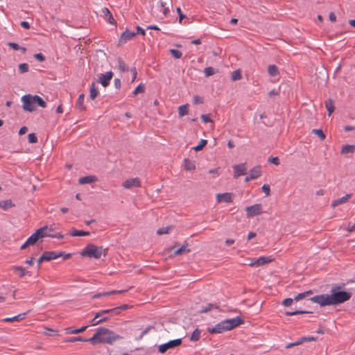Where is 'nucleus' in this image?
Segmentation results:
<instances>
[{"instance_id":"nucleus-1","label":"nucleus","mask_w":355,"mask_h":355,"mask_svg":"<svg viewBox=\"0 0 355 355\" xmlns=\"http://www.w3.org/2000/svg\"><path fill=\"white\" fill-rule=\"evenodd\" d=\"M351 297V294L346 291H338L335 292L332 290V294L331 295L327 294H322L316 295L311 298L313 302L319 304L322 306L327 305H336L340 303H343Z\"/></svg>"},{"instance_id":"nucleus-2","label":"nucleus","mask_w":355,"mask_h":355,"mask_svg":"<svg viewBox=\"0 0 355 355\" xmlns=\"http://www.w3.org/2000/svg\"><path fill=\"white\" fill-rule=\"evenodd\" d=\"M121 338V336L108 329L99 328L96 330L94 336L89 338L88 340L92 344L107 343L111 345Z\"/></svg>"},{"instance_id":"nucleus-3","label":"nucleus","mask_w":355,"mask_h":355,"mask_svg":"<svg viewBox=\"0 0 355 355\" xmlns=\"http://www.w3.org/2000/svg\"><path fill=\"white\" fill-rule=\"evenodd\" d=\"M243 320L239 318L236 317L231 319H227L218 323L212 328H209V332L211 334H220L222 332L230 331L239 324H242Z\"/></svg>"},{"instance_id":"nucleus-4","label":"nucleus","mask_w":355,"mask_h":355,"mask_svg":"<svg viewBox=\"0 0 355 355\" xmlns=\"http://www.w3.org/2000/svg\"><path fill=\"white\" fill-rule=\"evenodd\" d=\"M21 100L23 103L22 107L24 110L27 112H31L35 111L36 110V105L43 108L46 107V103L37 95L26 94L23 96Z\"/></svg>"},{"instance_id":"nucleus-5","label":"nucleus","mask_w":355,"mask_h":355,"mask_svg":"<svg viewBox=\"0 0 355 355\" xmlns=\"http://www.w3.org/2000/svg\"><path fill=\"white\" fill-rule=\"evenodd\" d=\"M106 250L102 246L92 244L87 245L81 252V256L90 258L99 259L102 255L105 256Z\"/></svg>"},{"instance_id":"nucleus-6","label":"nucleus","mask_w":355,"mask_h":355,"mask_svg":"<svg viewBox=\"0 0 355 355\" xmlns=\"http://www.w3.org/2000/svg\"><path fill=\"white\" fill-rule=\"evenodd\" d=\"M48 228L47 225L40 227L37 230L35 233L38 236V239L44 238V237H52L57 239H62L64 236L61 234H53L50 232H47Z\"/></svg>"},{"instance_id":"nucleus-7","label":"nucleus","mask_w":355,"mask_h":355,"mask_svg":"<svg viewBox=\"0 0 355 355\" xmlns=\"http://www.w3.org/2000/svg\"><path fill=\"white\" fill-rule=\"evenodd\" d=\"M182 340L180 338L170 340L166 343L159 345V352L162 354L165 353L168 349L180 346Z\"/></svg>"},{"instance_id":"nucleus-8","label":"nucleus","mask_w":355,"mask_h":355,"mask_svg":"<svg viewBox=\"0 0 355 355\" xmlns=\"http://www.w3.org/2000/svg\"><path fill=\"white\" fill-rule=\"evenodd\" d=\"M246 216L248 218H252L260 215L262 213V206L261 204H255L245 208Z\"/></svg>"},{"instance_id":"nucleus-9","label":"nucleus","mask_w":355,"mask_h":355,"mask_svg":"<svg viewBox=\"0 0 355 355\" xmlns=\"http://www.w3.org/2000/svg\"><path fill=\"white\" fill-rule=\"evenodd\" d=\"M141 182L139 178H129L124 180L122 183V187L126 189H130L134 187H141Z\"/></svg>"},{"instance_id":"nucleus-10","label":"nucleus","mask_w":355,"mask_h":355,"mask_svg":"<svg viewBox=\"0 0 355 355\" xmlns=\"http://www.w3.org/2000/svg\"><path fill=\"white\" fill-rule=\"evenodd\" d=\"M112 71H107L105 73L100 74L98 78L97 82L101 84L104 87H107L110 85V82L113 77Z\"/></svg>"},{"instance_id":"nucleus-11","label":"nucleus","mask_w":355,"mask_h":355,"mask_svg":"<svg viewBox=\"0 0 355 355\" xmlns=\"http://www.w3.org/2000/svg\"><path fill=\"white\" fill-rule=\"evenodd\" d=\"M232 168L234 170V178H238L241 175L245 174V172L247 171L246 163H241L239 164L234 165Z\"/></svg>"},{"instance_id":"nucleus-12","label":"nucleus","mask_w":355,"mask_h":355,"mask_svg":"<svg viewBox=\"0 0 355 355\" xmlns=\"http://www.w3.org/2000/svg\"><path fill=\"white\" fill-rule=\"evenodd\" d=\"M128 307H129V306L128 304H123L119 307H116V308H114L112 309L102 310L98 312V314L97 316H101L103 314H106L110 312H113V313H114V314L117 315L120 313V311L121 310H126L127 309H128Z\"/></svg>"},{"instance_id":"nucleus-13","label":"nucleus","mask_w":355,"mask_h":355,"mask_svg":"<svg viewBox=\"0 0 355 355\" xmlns=\"http://www.w3.org/2000/svg\"><path fill=\"white\" fill-rule=\"evenodd\" d=\"M233 200V194L231 193H218L216 195V200L218 203L222 202H231Z\"/></svg>"},{"instance_id":"nucleus-14","label":"nucleus","mask_w":355,"mask_h":355,"mask_svg":"<svg viewBox=\"0 0 355 355\" xmlns=\"http://www.w3.org/2000/svg\"><path fill=\"white\" fill-rule=\"evenodd\" d=\"M136 34L137 33L134 32H130L127 30L121 34L119 42L120 44H125L128 40L132 39L136 35Z\"/></svg>"},{"instance_id":"nucleus-15","label":"nucleus","mask_w":355,"mask_h":355,"mask_svg":"<svg viewBox=\"0 0 355 355\" xmlns=\"http://www.w3.org/2000/svg\"><path fill=\"white\" fill-rule=\"evenodd\" d=\"M274 260L271 256H262L256 259L257 267H260L272 262Z\"/></svg>"},{"instance_id":"nucleus-16","label":"nucleus","mask_w":355,"mask_h":355,"mask_svg":"<svg viewBox=\"0 0 355 355\" xmlns=\"http://www.w3.org/2000/svg\"><path fill=\"white\" fill-rule=\"evenodd\" d=\"M352 197V194H347L345 196H343L340 198L336 199L331 202V206L333 207H336L338 206L339 205L344 204L347 202L350 198Z\"/></svg>"},{"instance_id":"nucleus-17","label":"nucleus","mask_w":355,"mask_h":355,"mask_svg":"<svg viewBox=\"0 0 355 355\" xmlns=\"http://www.w3.org/2000/svg\"><path fill=\"white\" fill-rule=\"evenodd\" d=\"M26 315V313H23L18 314L15 316L11 317V318H6L2 320V321L6 322H19L25 318V316Z\"/></svg>"},{"instance_id":"nucleus-18","label":"nucleus","mask_w":355,"mask_h":355,"mask_svg":"<svg viewBox=\"0 0 355 355\" xmlns=\"http://www.w3.org/2000/svg\"><path fill=\"white\" fill-rule=\"evenodd\" d=\"M97 181V178L95 175H88L79 178L78 182L80 184H89Z\"/></svg>"},{"instance_id":"nucleus-19","label":"nucleus","mask_w":355,"mask_h":355,"mask_svg":"<svg viewBox=\"0 0 355 355\" xmlns=\"http://www.w3.org/2000/svg\"><path fill=\"white\" fill-rule=\"evenodd\" d=\"M126 291H127V290H120V291H109V292L99 293L94 295L93 296V298L96 299V298H98L101 297L109 296L110 295L123 293Z\"/></svg>"},{"instance_id":"nucleus-20","label":"nucleus","mask_w":355,"mask_h":355,"mask_svg":"<svg viewBox=\"0 0 355 355\" xmlns=\"http://www.w3.org/2000/svg\"><path fill=\"white\" fill-rule=\"evenodd\" d=\"M102 12L104 15L105 19L111 24H115L116 21L113 18L110 11L107 8H103L102 9Z\"/></svg>"},{"instance_id":"nucleus-21","label":"nucleus","mask_w":355,"mask_h":355,"mask_svg":"<svg viewBox=\"0 0 355 355\" xmlns=\"http://www.w3.org/2000/svg\"><path fill=\"white\" fill-rule=\"evenodd\" d=\"M44 254L46 257V261L55 259L62 256V253H58V252L55 251L45 252H44Z\"/></svg>"},{"instance_id":"nucleus-22","label":"nucleus","mask_w":355,"mask_h":355,"mask_svg":"<svg viewBox=\"0 0 355 355\" xmlns=\"http://www.w3.org/2000/svg\"><path fill=\"white\" fill-rule=\"evenodd\" d=\"M249 174L250 175V178H253L254 180L259 178L261 175V168L260 166H257L250 170Z\"/></svg>"},{"instance_id":"nucleus-23","label":"nucleus","mask_w":355,"mask_h":355,"mask_svg":"<svg viewBox=\"0 0 355 355\" xmlns=\"http://www.w3.org/2000/svg\"><path fill=\"white\" fill-rule=\"evenodd\" d=\"M87 326H83L79 329H73L72 327H67L64 329L67 334H79L85 331Z\"/></svg>"},{"instance_id":"nucleus-24","label":"nucleus","mask_w":355,"mask_h":355,"mask_svg":"<svg viewBox=\"0 0 355 355\" xmlns=\"http://www.w3.org/2000/svg\"><path fill=\"white\" fill-rule=\"evenodd\" d=\"M98 94V90L94 83H92L89 88V98L94 100Z\"/></svg>"},{"instance_id":"nucleus-25","label":"nucleus","mask_w":355,"mask_h":355,"mask_svg":"<svg viewBox=\"0 0 355 355\" xmlns=\"http://www.w3.org/2000/svg\"><path fill=\"white\" fill-rule=\"evenodd\" d=\"M84 101H85V95L83 94H80L77 99L76 107L81 110H85V106L84 105Z\"/></svg>"},{"instance_id":"nucleus-26","label":"nucleus","mask_w":355,"mask_h":355,"mask_svg":"<svg viewBox=\"0 0 355 355\" xmlns=\"http://www.w3.org/2000/svg\"><path fill=\"white\" fill-rule=\"evenodd\" d=\"M325 107L327 108V110H328V112H329V116H330L334 111V101L329 98L327 99L326 101H325Z\"/></svg>"},{"instance_id":"nucleus-27","label":"nucleus","mask_w":355,"mask_h":355,"mask_svg":"<svg viewBox=\"0 0 355 355\" xmlns=\"http://www.w3.org/2000/svg\"><path fill=\"white\" fill-rule=\"evenodd\" d=\"M355 151V146L354 145H345L342 147L341 153H353Z\"/></svg>"},{"instance_id":"nucleus-28","label":"nucleus","mask_w":355,"mask_h":355,"mask_svg":"<svg viewBox=\"0 0 355 355\" xmlns=\"http://www.w3.org/2000/svg\"><path fill=\"white\" fill-rule=\"evenodd\" d=\"M268 72L270 76H276L279 73V70L276 65L271 64L268 67Z\"/></svg>"},{"instance_id":"nucleus-29","label":"nucleus","mask_w":355,"mask_h":355,"mask_svg":"<svg viewBox=\"0 0 355 355\" xmlns=\"http://www.w3.org/2000/svg\"><path fill=\"white\" fill-rule=\"evenodd\" d=\"M196 168L195 163L187 159H184V169L186 171H193Z\"/></svg>"},{"instance_id":"nucleus-30","label":"nucleus","mask_w":355,"mask_h":355,"mask_svg":"<svg viewBox=\"0 0 355 355\" xmlns=\"http://www.w3.org/2000/svg\"><path fill=\"white\" fill-rule=\"evenodd\" d=\"M188 245H184L174 252V255H181L186 252H189L190 250L187 248Z\"/></svg>"},{"instance_id":"nucleus-31","label":"nucleus","mask_w":355,"mask_h":355,"mask_svg":"<svg viewBox=\"0 0 355 355\" xmlns=\"http://www.w3.org/2000/svg\"><path fill=\"white\" fill-rule=\"evenodd\" d=\"M178 114L180 117H182L188 114V104L181 105L178 107Z\"/></svg>"},{"instance_id":"nucleus-32","label":"nucleus","mask_w":355,"mask_h":355,"mask_svg":"<svg viewBox=\"0 0 355 355\" xmlns=\"http://www.w3.org/2000/svg\"><path fill=\"white\" fill-rule=\"evenodd\" d=\"M312 293H313V292L311 291H306L304 293H299L298 295H297L294 297V300L295 301L301 300L304 299L306 297L310 296L311 295H312Z\"/></svg>"},{"instance_id":"nucleus-33","label":"nucleus","mask_w":355,"mask_h":355,"mask_svg":"<svg viewBox=\"0 0 355 355\" xmlns=\"http://www.w3.org/2000/svg\"><path fill=\"white\" fill-rule=\"evenodd\" d=\"M72 236H89V232H85L82 230H73L71 233L69 234Z\"/></svg>"},{"instance_id":"nucleus-34","label":"nucleus","mask_w":355,"mask_h":355,"mask_svg":"<svg viewBox=\"0 0 355 355\" xmlns=\"http://www.w3.org/2000/svg\"><path fill=\"white\" fill-rule=\"evenodd\" d=\"M231 78L233 81L239 80L242 78L241 71L240 69L234 71L232 73Z\"/></svg>"},{"instance_id":"nucleus-35","label":"nucleus","mask_w":355,"mask_h":355,"mask_svg":"<svg viewBox=\"0 0 355 355\" xmlns=\"http://www.w3.org/2000/svg\"><path fill=\"white\" fill-rule=\"evenodd\" d=\"M13 204L10 200H6L0 202V207L3 209L4 210L8 209L10 207H12Z\"/></svg>"},{"instance_id":"nucleus-36","label":"nucleus","mask_w":355,"mask_h":355,"mask_svg":"<svg viewBox=\"0 0 355 355\" xmlns=\"http://www.w3.org/2000/svg\"><path fill=\"white\" fill-rule=\"evenodd\" d=\"M38 236L34 232L27 240L26 244L33 245L38 241Z\"/></svg>"},{"instance_id":"nucleus-37","label":"nucleus","mask_w":355,"mask_h":355,"mask_svg":"<svg viewBox=\"0 0 355 355\" xmlns=\"http://www.w3.org/2000/svg\"><path fill=\"white\" fill-rule=\"evenodd\" d=\"M118 67L121 71H126L128 70V67L121 58L118 59Z\"/></svg>"},{"instance_id":"nucleus-38","label":"nucleus","mask_w":355,"mask_h":355,"mask_svg":"<svg viewBox=\"0 0 355 355\" xmlns=\"http://www.w3.org/2000/svg\"><path fill=\"white\" fill-rule=\"evenodd\" d=\"M200 331L199 329H196L192 333V334L190 337V340L192 341H197L200 339Z\"/></svg>"},{"instance_id":"nucleus-39","label":"nucleus","mask_w":355,"mask_h":355,"mask_svg":"<svg viewBox=\"0 0 355 355\" xmlns=\"http://www.w3.org/2000/svg\"><path fill=\"white\" fill-rule=\"evenodd\" d=\"M207 144L206 139H201L198 145L193 147V150L196 152L201 150Z\"/></svg>"},{"instance_id":"nucleus-40","label":"nucleus","mask_w":355,"mask_h":355,"mask_svg":"<svg viewBox=\"0 0 355 355\" xmlns=\"http://www.w3.org/2000/svg\"><path fill=\"white\" fill-rule=\"evenodd\" d=\"M98 314V313H97L96 315H95L94 318H93L92 320V321H91L92 325H96V324H100L101 322L106 321L107 320V318H101V319L96 320L97 318L101 317V316H97Z\"/></svg>"},{"instance_id":"nucleus-41","label":"nucleus","mask_w":355,"mask_h":355,"mask_svg":"<svg viewBox=\"0 0 355 355\" xmlns=\"http://www.w3.org/2000/svg\"><path fill=\"white\" fill-rule=\"evenodd\" d=\"M303 344V340H302L301 338H298L295 343H288L286 345V349H290L291 347H295V346H298V345H300Z\"/></svg>"},{"instance_id":"nucleus-42","label":"nucleus","mask_w":355,"mask_h":355,"mask_svg":"<svg viewBox=\"0 0 355 355\" xmlns=\"http://www.w3.org/2000/svg\"><path fill=\"white\" fill-rule=\"evenodd\" d=\"M12 269L15 271H17L19 272V275L20 277H23L26 275L24 268L21 266H13Z\"/></svg>"},{"instance_id":"nucleus-43","label":"nucleus","mask_w":355,"mask_h":355,"mask_svg":"<svg viewBox=\"0 0 355 355\" xmlns=\"http://www.w3.org/2000/svg\"><path fill=\"white\" fill-rule=\"evenodd\" d=\"M205 74L207 77L214 75L216 73L215 69L213 67H208L204 70Z\"/></svg>"},{"instance_id":"nucleus-44","label":"nucleus","mask_w":355,"mask_h":355,"mask_svg":"<svg viewBox=\"0 0 355 355\" xmlns=\"http://www.w3.org/2000/svg\"><path fill=\"white\" fill-rule=\"evenodd\" d=\"M19 71L21 73H26L28 71L29 67L26 63H22L19 64Z\"/></svg>"},{"instance_id":"nucleus-45","label":"nucleus","mask_w":355,"mask_h":355,"mask_svg":"<svg viewBox=\"0 0 355 355\" xmlns=\"http://www.w3.org/2000/svg\"><path fill=\"white\" fill-rule=\"evenodd\" d=\"M76 341L89 342L88 339H83L80 336L70 338L69 339L66 340V342H69V343H74Z\"/></svg>"},{"instance_id":"nucleus-46","label":"nucleus","mask_w":355,"mask_h":355,"mask_svg":"<svg viewBox=\"0 0 355 355\" xmlns=\"http://www.w3.org/2000/svg\"><path fill=\"white\" fill-rule=\"evenodd\" d=\"M170 53L176 59L180 58L182 55V52L177 49H170Z\"/></svg>"},{"instance_id":"nucleus-47","label":"nucleus","mask_w":355,"mask_h":355,"mask_svg":"<svg viewBox=\"0 0 355 355\" xmlns=\"http://www.w3.org/2000/svg\"><path fill=\"white\" fill-rule=\"evenodd\" d=\"M313 132L318 135L321 140H324L325 139V135L321 129H313Z\"/></svg>"},{"instance_id":"nucleus-48","label":"nucleus","mask_w":355,"mask_h":355,"mask_svg":"<svg viewBox=\"0 0 355 355\" xmlns=\"http://www.w3.org/2000/svg\"><path fill=\"white\" fill-rule=\"evenodd\" d=\"M144 92V86L142 84H139L133 91V95L137 96L139 93Z\"/></svg>"},{"instance_id":"nucleus-49","label":"nucleus","mask_w":355,"mask_h":355,"mask_svg":"<svg viewBox=\"0 0 355 355\" xmlns=\"http://www.w3.org/2000/svg\"><path fill=\"white\" fill-rule=\"evenodd\" d=\"M59 226H60L59 224H55V223L52 224L50 226H47V228H48L47 232L56 234L55 232V231L59 228Z\"/></svg>"},{"instance_id":"nucleus-50","label":"nucleus","mask_w":355,"mask_h":355,"mask_svg":"<svg viewBox=\"0 0 355 355\" xmlns=\"http://www.w3.org/2000/svg\"><path fill=\"white\" fill-rule=\"evenodd\" d=\"M171 228V227H165L159 228L157 231V234H159V235H162V234H168L169 232V230H170Z\"/></svg>"},{"instance_id":"nucleus-51","label":"nucleus","mask_w":355,"mask_h":355,"mask_svg":"<svg viewBox=\"0 0 355 355\" xmlns=\"http://www.w3.org/2000/svg\"><path fill=\"white\" fill-rule=\"evenodd\" d=\"M28 142L31 144H35L37 142V137L34 133H31L28 135Z\"/></svg>"},{"instance_id":"nucleus-52","label":"nucleus","mask_w":355,"mask_h":355,"mask_svg":"<svg viewBox=\"0 0 355 355\" xmlns=\"http://www.w3.org/2000/svg\"><path fill=\"white\" fill-rule=\"evenodd\" d=\"M263 192L265 193V194L268 196L270 194V186L267 184H265L261 187Z\"/></svg>"},{"instance_id":"nucleus-53","label":"nucleus","mask_w":355,"mask_h":355,"mask_svg":"<svg viewBox=\"0 0 355 355\" xmlns=\"http://www.w3.org/2000/svg\"><path fill=\"white\" fill-rule=\"evenodd\" d=\"M202 121L204 123H212L213 121L210 119L209 116L208 114H202L200 116Z\"/></svg>"},{"instance_id":"nucleus-54","label":"nucleus","mask_w":355,"mask_h":355,"mask_svg":"<svg viewBox=\"0 0 355 355\" xmlns=\"http://www.w3.org/2000/svg\"><path fill=\"white\" fill-rule=\"evenodd\" d=\"M268 162L277 166H278L280 164L279 159L277 157H269Z\"/></svg>"},{"instance_id":"nucleus-55","label":"nucleus","mask_w":355,"mask_h":355,"mask_svg":"<svg viewBox=\"0 0 355 355\" xmlns=\"http://www.w3.org/2000/svg\"><path fill=\"white\" fill-rule=\"evenodd\" d=\"M308 313V311H293V312L287 311V312H286V315L291 316V315H295L297 314H302V313Z\"/></svg>"},{"instance_id":"nucleus-56","label":"nucleus","mask_w":355,"mask_h":355,"mask_svg":"<svg viewBox=\"0 0 355 355\" xmlns=\"http://www.w3.org/2000/svg\"><path fill=\"white\" fill-rule=\"evenodd\" d=\"M301 338L303 340V343L304 342L316 341L317 340V338L316 337H313V336L302 337Z\"/></svg>"},{"instance_id":"nucleus-57","label":"nucleus","mask_w":355,"mask_h":355,"mask_svg":"<svg viewBox=\"0 0 355 355\" xmlns=\"http://www.w3.org/2000/svg\"><path fill=\"white\" fill-rule=\"evenodd\" d=\"M293 301V300L292 298H286L283 300L282 304L285 306H288L292 304Z\"/></svg>"},{"instance_id":"nucleus-58","label":"nucleus","mask_w":355,"mask_h":355,"mask_svg":"<svg viewBox=\"0 0 355 355\" xmlns=\"http://www.w3.org/2000/svg\"><path fill=\"white\" fill-rule=\"evenodd\" d=\"M202 102H203V99L202 97H200L199 96H195L193 97V103L200 104V103H202Z\"/></svg>"},{"instance_id":"nucleus-59","label":"nucleus","mask_w":355,"mask_h":355,"mask_svg":"<svg viewBox=\"0 0 355 355\" xmlns=\"http://www.w3.org/2000/svg\"><path fill=\"white\" fill-rule=\"evenodd\" d=\"M34 57L40 62H43L45 60L44 56L41 53L35 54Z\"/></svg>"},{"instance_id":"nucleus-60","label":"nucleus","mask_w":355,"mask_h":355,"mask_svg":"<svg viewBox=\"0 0 355 355\" xmlns=\"http://www.w3.org/2000/svg\"><path fill=\"white\" fill-rule=\"evenodd\" d=\"M345 230L349 232H353L355 230V223H349Z\"/></svg>"},{"instance_id":"nucleus-61","label":"nucleus","mask_w":355,"mask_h":355,"mask_svg":"<svg viewBox=\"0 0 355 355\" xmlns=\"http://www.w3.org/2000/svg\"><path fill=\"white\" fill-rule=\"evenodd\" d=\"M160 4L161 6L163 8V13L166 15L169 12L168 8L166 7V3L161 1Z\"/></svg>"},{"instance_id":"nucleus-62","label":"nucleus","mask_w":355,"mask_h":355,"mask_svg":"<svg viewBox=\"0 0 355 355\" xmlns=\"http://www.w3.org/2000/svg\"><path fill=\"white\" fill-rule=\"evenodd\" d=\"M177 12L179 15V22L181 23L182 19L185 17V15H184L182 12V10L180 9V8H177Z\"/></svg>"},{"instance_id":"nucleus-63","label":"nucleus","mask_w":355,"mask_h":355,"mask_svg":"<svg viewBox=\"0 0 355 355\" xmlns=\"http://www.w3.org/2000/svg\"><path fill=\"white\" fill-rule=\"evenodd\" d=\"M8 46H10L12 49H13L15 51H17L19 49V46L15 42H9Z\"/></svg>"},{"instance_id":"nucleus-64","label":"nucleus","mask_w":355,"mask_h":355,"mask_svg":"<svg viewBox=\"0 0 355 355\" xmlns=\"http://www.w3.org/2000/svg\"><path fill=\"white\" fill-rule=\"evenodd\" d=\"M130 72L132 74V82H134L135 80V79L137 78V70L135 68H132L130 69Z\"/></svg>"}]
</instances>
